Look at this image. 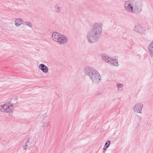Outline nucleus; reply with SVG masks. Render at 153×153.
Wrapping results in <instances>:
<instances>
[{"label":"nucleus","instance_id":"f257e3e1","mask_svg":"<svg viewBox=\"0 0 153 153\" xmlns=\"http://www.w3.org/2000/svg\"><path fill=\"white\" fill-rule=\"evenodd\" d=\"M102 23H95L93 24L92 26L91 30L90 32L100 36L102 32Z\"/></svg>","mask_w":153,"mask_h":153},{"label":"nucleus","instance_id":"f03ea898","mask_svg":"<svg viewBox=\"0 0 153 153\" xmlns=\"http://www.w3.org/2000/svg\"><path fill=\"white\" fill-rule=\"evenodd\" d=\"M100 37L97 35L93 33L89 32L87 34V39L88 42L92 44L97 42Z\"/></svg>","mask_w":153,"mask_h":153},{"label":"nucleus","instance_id":"7ed1b4c3","mask_svg":"<svg viewBox=\"0 0 153 153\" xmlns=\"http://www.w3.org/2000/svg\"><path fill=\"white\" fill-rule=\"evenodd\" d=\"M92 75L90 76L89 77L92 81L94 84H97L99 83L101 80V77L99 73L96 70L94 72Z\"/></svg>","mask_w":153,"mask_h":153},{"label":"nucleus","instance_id":"20e7f679","mask_svg":"<svg viewBox=\"0 0 153 153\" xmlns=\"http://www.w3.org/2000/svg\"><path fill=\"white\" fill-rule=\"evenodd\" d=\"M132 5H134L132 13L139 14L141 12L142 6L139 2L134 1L132 2Z\"/></svg>","mask_w":153,"mask_h":153},{"label":"nucleus","instance_id":"39448f33","mask_svg":"<svg viewBox=\"0 0 153 153\" xmlns=\"http://www.w3.org/2000/svg\"><path fill=\"white\" fill-rule=\"evenodd\" d=\"M2 105L4 110H6L5 112L9 113V115L11 116L10 114H12L13 110V105L11 103H9L7 104H5Z\"/></svg>","mask_w":153,"mask_h":153},{"label":"nucleus","instance_id":"423d86ee","mask_svg":"<svg viewBox=\"0 0 153 153\" xmlns=\"http://www.w3.org/2000/svg\"><path fill=\"white\" fill-rule=\"evenodd\" d=\"M95 71L96 70L90 66L86 67L84 70L86 74L89 76L92 75L94 72H95Z\"/></svg>","mask_w":153,"mask_h":153},{"label":"nucleus","instance_id":"0eeeda50","mask_svg":"<svg viewBox=\"0 0 153 153\" xmlns=\"http://www.w3.org/2000/svg\"><path fill=\"white\" fill-rule=\"evenodd\" d=\"M143 106V105L141 103H136L133 108V110L137 113H142L141 111Z\"/></svg>","mask_w":153,"mask_h":153},{"label":"nucleus","instance_id":"6e6552de","mask_svg":"<svg viewBox=\"0 0 153 153\" xmlns=\"http://www.w3.org/2000/svg\"><path fill=\"white\" fill-rule=\"evenodd\" d=\"M134 30L141 34H143L146 31V28L140 25H135Z\"/></svg>","mask_w":153,"mask_h":153},{"label":"nucleus","instance_id":"1a4fd4ad","mask_svg":"<svg viewBox=\"0 0 153 153\" xmlns=\"http://www.w3.org/2000/svg\"><path fill=\"white\" fill-rule=\"evenodd\" d=\"M132 4L129 3L128 1L126 2L124 4L125 9L129 12L133 13L134 5Z\"/></svg>","mask_w":153,"mask_h":153},{"label":"nucleus","instance_id":"9d476101","mask_svg":"<svg viewBox=\"0 0 153 153\" xmlns=\"http://www.w3.org/2000/svg\"><path fill=\"white\" fill-rule=\"evenodd\" d=\"M107 63L113 66L117 67L119 65L117 59L112 57H110Z\"/></svg>","mask_w":153,"mask_h":153},{"label":"nucleus","instance_id":"9b49d317","mask_svg":"<svg viewBox=\"0 0 153 153\" xmlns=\"http://www.w3.org/2000/svg\"><path fill=\"white\" fill-rule=\"evenodd\" d=\"M62 36V34L60 33L56 32H54L52 33V37L53 40L57 42L59 39V38L60 36Z\"/></svg>","mask_w":153,"mask_h":153},{"label":"nucleus","instance_id":"f8f14e48","mask_svg":"<svg viewBox=\"0 0 153 153\" xmlns=\"http://www.w3.org/2000/svg\"><path fill=\"white\" fill-rule=\"evenodd\" d=\"M59 39L57 41L58 42L59 44H64L68 40V38L65 36L62 35V36H60Z\"/></svg>","mask_w":153,"mask_h":153},{"label":"nucleus","instance_id":"ddd939ff","mask_svg":"<svg viewBox=\"0 0 153 153\" xmlns=\"http://www.w3.org/2000/svg\"><path fill=\"white\" fill-rule=\"evenodd\" d=\"M148 50L150 56L153 58V40L149 45Z\"/></svg>","mask_w":153,"mask_h":153},{"label":"nucleus","instance_id":"4468645a","mask_svg":"<svg viewBox=\"0 0 153 153\" xmlns=\"http://www.w3.org/2000/svg\"><path fill=\"white\" fill-rule=\"evenodd\" d=\"M39 68L43 73H47L48 71V67L44 64H40L39 65Z\"/></svg>","mask_w":153,"mask_h":153},{"label":"nucleus","instance_id":"2eb2a0df","mask_svg":"<svg viewBox=\"0 0 153 153\" xmlns=\"http://www.w3.org/2000/svg\"><path fill=\"white\" fill-rule=\"evenodd\" d=\"M102 59L105 62H108L110 57L108 56L106 54L102 53L101 55Z\"/></svg>","mask_w":153,"mask_h":153},{"label":"nucleus","instance_id":"dca6fc26","mask_svg":"<svg viewBox=\"0 0 153 153\" xmlns=\"http://www.w3.org/2000/svg\"><path fill=\"white\" fill-rule=\"evenodd\" d=\"M62 7L59 6V5L56 4L54 7V10L56 13H61Z\"/></svg>","mask_w":153,"mask_h":153},{"label":"nucleus","instance_id":"f3484780","mask_svg":"<svg viewBox=\"0 0 153 153\" xmlns=\"http://www.w3.org/2000/svg\"><path fill=\"white\" fill-rule=\"evenodd\" d=\"M22 19H15V25L16 27H19L22 24Z\"/></svg>","mask_w":153,"mask_h":153},{"label":"nucleus","instance_id":"a211bd4d","mask_svg":"<svg viewBox=\"0 0 153 153\" xmlns=\"http://www.w3.org/2000/svg\"><path fill=\"white\" fill-rule=\"evenodd\" d=\"M117 86L118 88V90L122 91L123 90L122 88L123 86V84L120 83H117Z\"/></svg>","mask_w":153,"mask_h":153},{"label":"nucleus","instance_id":"6ab92c4d","mask_svg":"<svg viewBox=\"0 0 153 153\" xmlns=\"http://www.w3.org/2000/svg\"><path fill=\"white\" fill-rule=\"evenodd\" d=\"M50 125L49 122H45L43 123V125L42 126V127L45 129L47 127Z\"/></svg>","mask_w":153,"mask_h":153},{"label":"nucleus","instance_id":"aec40b11","mask_svg":"<svg viewBox=\"0 0 153 153\" xmlns=\"http://www.w3.org/2000/svg\"><path fill=\"white\" fill-rule=\"evenodd\" d=\"M111 143V141L110 140L107 141L105 145L104 146H105V147L108 148L110 146Z\"/></svg>","mask_w":153,"mask_h":153},{"label":"nucleus","instance_id":"412c9836","mask_svg":"<svg viewBox=\"0 0 153 153\" xmlns=\"http://www.w3.org/2000/svg\"><path fill=\"white\" fill-rule=\"evenodd\" d=\"M25 23L26 25L29 26L31 28H32V25L31 22H25Z\"/></svg>","mask_w":153,"mask_h":153},{"label":"nucleus","instance_id":"4be33fe9","mask_svg":"<svg viewBox=\"0 0 153 153\" xmlns=\"http://www.w3.org/2000/svg\"><path fill=\"white\" fill-rule=\"evenodd\" d=\"M6 110H4L2 105L0 106V111H1V112H4L5 111H6Z\"/></svg>","mask_w":153,"mask_h":153},{"label":"nucleus","instance_id":"5701e85b","mask_svg":"<svg viewBox=\"0 0 153 153\" xmlns=\"http://www.w3.org/2000/svg\"><path fill=\"white\" fill-rule=\"evenodd\" d=\"M102 92H101V91H99L97 92L96 93V95H101V94H102Z\"/></svg>","mask_w":153,"mask_h":153},{"label":"nucleus","instance_id":"b1692460","mask_svg":"<svg viewBox=\"0 0 153 153\" xmlns=\"http://www.w3.org/2000/svg\"><path fill=\"white\" fill-rule=\"evenodd\" d=\"M27 146L25 145V146H23L24 149H26L27 148Z\"/></svg>","mask_w":153,"mask_h":153},{"label":"nucleus","instance_id":"393cba45","mask_svg":"<svg viewBox=\"0 0 153 153\" xmlns=\"http://www.w3.org/2000/svg\"><path fill=\"white\" fill-rule=\"evenodd\" d=\"M107 148H106V147H105V146H104L103 149L104 151H105Z\"/></svg>","mask_w":153,"mask_h":153},{"label":"nucleus","instance_id":"a878e982","mask_svg":"<svg viewBox=\"0 0 153 153\" xmlns=\"http://www.w3.org/2000/svg\"><path fill=\"white\" fill-rule=\"evenodd\" d=\"M29 140H30V139L29 138H27V139L26 142L28 143L29 142Z\"/></svg>","mask_w":153,"mask_h":153},{"label":"nucleus","instance_id":"bb28decb","mask_svg":"<svg viewBox=\"0 0 153 153\" xmlns=\"http://www.w3.org/2000/svg\"><path fill=\"white\" fill-rule=\"evenodd\" d=\"M138 117H139V119H140V120H141V119H142V117H139V116H138Z\"/></svg>","mask_w":153,"mask_h":153},{"label":"nucleus","instance_id":"cd10ccee","mask_svg":"<svg viewBox=\"0 0 153 153\" xmlns=\"http://www.w3.org/2000/svg\"><path fill=\"white\" fill-rule=\"evenodd\" d=\"M27 143L26 142L25 144V145H26L27 146Z\"/></svg>","mask_w":153,"mask_h":153},{"label":"nucleus","instance_id":"c85d7f7f","mask_svg":"<svg viewBox=\"0 0 153 153\" xmlns=\"http://www.w3.org/2000/svg\"><path fill=\"white\" fill-rule=\"evenodd\" d=\"M105 151H104V150H103V152L104 153H105Z\"/></svg>","mask_w":153,"mask_h":153}]
</instances>
